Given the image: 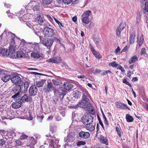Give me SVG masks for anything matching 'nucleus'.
<instances>
[{"instance_id":"nucleus-1","label":"nucleus","mask_w":148,"mask_h":148,"mask_svg":"<svg viewBox=\"0 0 148 148\" xmlns=\"http://www.w3.org/2000/svg\"><path fill=\"white\" fill-rule=\"evenodd\" d=\"M43 34L44 36L47 37H51L55 35L54 30L47 27L44 28Z\"/></svg>"},{"instance_id":"nucleus-2","label":"nucleus","mask_w":148,"mask_h":148,"mask_svg":"<svg viewBox=\"0 0 148 148\" xmlns=\"http://www.w3.org/2000/svg\"><path fill=\"white\" fill-rule=\"evenodd\" d=\"M21 85H18L16 86L13 88L12 90V93L15 94L12 96V98H18L19 97V94L21 92L20 89Z\"/></svg>"},{"instance_id":"nucleus-3","label":"nucleus","mask_w":148,"mask_h":148,"mask_svg":"<svg viewBox=\"0 0 148 148\" xmlns=\"http://www.w3.org/2000/svg\"><path fill=\"white\" fill-rule=\"evenodd\" d=\"M126 27V24L125 22H122L121 23L116 31V34L117 36L121 37V32Z\"/></svg>"},{"instance_id":"nucleus-4","label":"nucleus","mask_w":148,"mask_h":148,"mask_svg":"<svg viewBox=\"0 0 148 148\" xmlns=\"http://www.w3.org/2000/svg\"><path fill=\"white\" fill-rule=\"evenodd\" d=\"M53 40L51 38L43 39L42 41V44L46 47H50L53 44Z\"/></svg>"},{"instance_id":"nucleus-5","label":"nucleus","mask_w":148,"mask_h":148,"mask_svg":"<svg viewBox=\"0 0 148 148\" xmlns=\"http://www.w3.org/2000/svg\"><path fill=\"white\" fill-rule=\"evenodd\" d=\"M12 82L15 84H19L21 82V80L20 77L18 75H14L11 78Z\"/></svg>"},{"instance_id":"nucleus-6","label":"nucleus","mask_w":148,"mask_h":148,"mask_svg":"<svg viewBox=\"0 0 148 148\" xmlns=\"http://www.w3.org/2000/svg\"><path fill=\"white\" fill-rule=\"evenodd\" d=\"M23 11H21L20 12L17 13L16 15L18 17L20 21L21 22H25L26 20V15L24 14Z\"/></svg>"},{"instance_id":"nucleus-7","label":"nucleus","mask_w":148,"mask_h":148,"mask_svg":"<svg viewBox=\"0 0 148 148\" xmlns=\"http://www.w3.org/2000/svg\"><path fill=\"white\" fill-rule=\"evenodd\" d=\"M78 134L79 137L83 139H87L90 136V134L88 132L81 131Z\"/></svg>"},{"instance_id":"nucleus-8","label":"nucleus","mask_w":148,"mask_h":148,"mask_svg":"<svg viewBox=\"0 0 148 148\" xmlns=\"http://www.w3.org/2000/svg\"><path fill=\"white\" fill-rule=\"evenodd\" d=\"M38 89L35 86H32L29 89V93L30 95L35 96L37 94Z\"/></svg>"},{"instance_id":"nucleus-9","label":"nucleus","mask_w":148,"mask_h":148,"mask_svg":"<svg viewBox=\"0 0 148 148\" xmlns=\"http://www.w3.org/2000/svg\"><path fill=\"white\" fill-rule=\"evenodd\" d=\"M32 27L35 34L37 35H39L41 29L40 25H34Z\"/></svg>"},{"instance_id":"nucleus-10","label":"nucleus","mask_w":148,"mask_h":148,"mask_svg":"<svg viewBox=\"0 0 148 148\" xmlns=\"http://www.w3.org/2000/svg\"><path fill=\"white\" fill-rule=\"evenodd\" d=\"M99 141L102 143L105 144L106 145H108V142L107 138L102 135L100 136L98 138Z\"/></svg>"},{"instance_id":"nucleus-11","label":"nucleus","mask_w":148,"mask_h":148,"mask_svg":"<svg viewBox=\"0 0 148 148\" xmlns=\"http://www.w3.org/2000/svg\"><path fill=\"white\" fill-rule=\"evenodd\" d=\"M85 128L87 130L90 131H92L94 130L95 129V125L93 123H87L85 125Z\"/></svg>"},{"instance_id":"nucleus-12","label":"nucleus","mask_w":148,"mask_h":148,"mask_svg":"<svg viewBox=\"0 0 148 148\" xmlns=\"http://www.w3.org/2000/svg\"><path fill=\"white\" fill-rule=\"evenodd\" d=\"M45 82V80L42 79L39 81H36L35 83L36 86L39 88L42 87Z\"/></svg>"},{"instance_id":"nucleus-13","label":"nucleus","mask_w":148,"mask_h":148,"mask_svg":"<svg viewBox=\"0 0 148 148\" xmlns=\"http://www.w3.org/2000/svg\"><path fill=\"white\" fill-rule=\"evenodd\" d=\"M22 103L21 100H19V101H16L15 102L12 103V106L13 108L15 109L19 108L21 107Z\"/></svg>"},{"instance_id":"nucleus-14","label":"nucleus","mask_w":148,"mask_h":148,"mask_svg":"<svg viewBox=\"0 0 148 148\" xmlns=\"http://www.w3.org/2000/svg\"><path fill=\"white\" fill-rule=\"evenodd\" d=\"M74 139V138L73 135L70 134H68L67 136L64 138V141L65 142H67V141L72 142Z\"/></svg>"},{"instance_id":"nucleus-15","label":"nucleus","mask_w":148,"mask_h":148,"mask_svg":"<svg viewBox=\"0 0 148 148\" xmlns=\"http://www.w3.org/2000/svg\"><path fill=\"white\" fill-rule=\"evenodd\" d=\"M86 108L87 110L91 114H93L95 113L93 107L89 103L87 105Z\"/></svg>"},{"instance_id":"nucleus-16","label":"nucleus","mask_w":148,"mask_h":148,"mask_svg":"<svg viewBox=\"0 0 148 148\" xmlns=\"http://www.w3.org/2000/svg\"><path fill=\"white\" fill-rule=\"evenodd\" d=\"M63 87L66 90H69L73 87L71 84L67 82H64L63 85Z\"/></svg>"},{"instance_id":"nucleus-17","label":"nucleus","mask_w":148,"mask_h":148,"mask_svg":"<svg viewBox=\"0 0 148 148\" xmlns=\"http://www.w3.org/2000/svg\"><path fill=\"white\" fill-rule=\"evenodd\" d=\"M21 100L23 101H32V99L30 96H28L27 95H25L22 97L21 99Z\"/></svg>"},{"instance_id":"nucleus-18","label":"nucleus","mask_w":148,"mask_h":148,"mask_svg":"<svg viewBox=\"0 0 148 148\" xmlns=\"http://www.w3.org/2000/svg\"><path fill=\"white\" fill-rule=\"evenodd\" d=\"M87 92H85V93H83L82 100L83 101L86 102H90V100L88 97V95Z\"/></svg>"},{"instance_id":"nucleus-19","label":"nucleus","mask_w":148,"mask_h":148,"mask_svg":"<svg viewBox=\"0 0 148 148\" xmlns=\"http://www.w3.org/2000/svg\"><path fill=\"white\" fill-rule=\"evenodd\" d=\"M34 5L33 6V10L34 11L39 10L40 8V1H38L36 3H33Z\"/></svg>"},{"instance_id":"nucleus-20","label":"nucleus","mask_w":148,"mask_h":148,"mask_svg":"<svg viewBox=\"0 0 148 148\" xmlns=\"http://www.w3.org/2000/svg\"><path fill=\"white\" fill-rule=\"evenodd\" d=\"M11 79V76L8 74L4 75L1 78L2 80L4 82H7Z\"/></svg>"},{"instance_id":"nucleus-21","label":"nucleus","mask_w":148,"mask_h":148,"mask_svg":"<svg viewBox=\"0 0 148 148\" xmlns=\"http://www.w3.org/2000/svg\"><path fill=\"white\" fill-rule=\"evenodd\" d=\"M37 16L36 18V21H37L40 25H42L44 22L43 18L40 15H37Z\"/></svg>"},{"instance_id":"nucleus-22","label":"nucleus","mask_w":148,"mask_h":148,"mask_svg":"<svg viewBox=\"0 0 148 148\" xmlns=\"http://www.w3.org/2000/svg\"><path fill=\"white\" fill-rule=\"evenodd\" d=\"M1 53L3 56H8L10 55L9 52L7 49H2L1 51Z\"/></svg>"},{"instance_id":"nucleus-23","label":"nucleus","mask_w":148,"mask_h":148,"mask_svg":"<svg viewBox=\"0 0 148 148\" xmlns=\"http://www.w3.org/2000/svg\"><path fill=\"white\" fill-rule=\"evenodd\" d=\"M52 84L51 82H48L47 84V88H45V92H50L52 88Z\"/></svg>"},{"instance_id":"nucleus-24","label":"nucleus","mask_w":148,"mask_h":148,"mask_svg":"<svg viewBox=\"0 0 148 148\" xmlns=\"http://www.w3.org/2000/svg\"><path fill=\"white\" fill-rule=\"evenodd\" d=\"M31 56L32 57L37 59H39L42 57L40 54L36 52H32L31 53Z\"/></svg>"},{"instance_id":"nucleus-25","label":"nucleus","mask_w":148,"mask_h":148,"mask_svg":"<svg viewBox=\"0 0 148 148\" xmlns=\"http://www.w3.org/2000/svg\"><path fill=\"white\" fill-rule=\"evenodd\" d=\"M138 60V58L136 56H134L130 58L129 61V63L130 64L135 63Z\"/></svg>"},{"instance_id":"nucleus-26","label":"nucleus","mask_w":148,"mask_h":148,"mask_svg":"<svg viewBox=\"0 0 148 148\" xmlns=\"http://www.w3.org/2000/svg\"><path fill=\"white\" fill-rule=\"evenodd\" d=\"M91 11L88 10L84 12L82 16L89 18V16L91 15Z\"/></svg>"},{"instance_id":"nucleus-27","label":"nucleus","mask_w":148,"mask_h":148,"mask_svg":"<svg viewBox=\"0 0 148 148\" xmlns=\"http://www.w3.org/2000/svg\"><path fill=\"white\" fill-rule=\"evenodd\" d=\"M9 34H10V35L11 36V40L10 41V46H11V45H12V46L14 45L16 46V44L15 43V41L14 39V34L12 33L11 32L8 33Z\"/></svg>"},{"instance_id":"nucleus-28","label":"nucleus","mask_w":148,"mask_h":148,"mask_svg":"<svg viewBox=\"0 0 148 148\" xmlns=\"http://www.w3.org/2000/svg\"><path fill=\"white\" fill-rule=\"evenodd\" d=\"M82 20L83 23L86 24H88L90 22L89 18L82 16Z\"/></svg>"},{"instance_id":"nucleus-29","label":"nucleus","mask_w":148,"mask_h":148,"mask_svg":"<svg viewBox=\"0 0 148 148\" xmlns=\"http://www.w3.org/2000/svg\"><path fill=\"white\" fill-rule=\"evenodd\" d=\"M87 116V121L88 123H92L93 121V117L90 115Z\"/></svg>"},{"instance_id":"nucleus-30","label":"nucleus","mask_w":148,"mask_h":148,"mask_svg":"<svg viewBox=\"0 0 148 148\" xmlns=\"http://www.w3.org/2000/svg\"><path fill=\"white\" fill-rule=\"evenodd\" d=\"M53 84L55 85H58L61 83V81L59 79H55L52 80Z\"/></svg>"},{"instance_id":"nucleus-31","label":"nucleus","mask_w":148,"mask_h":148,"mask_svg":"<svg viewBox=\"0 0 148 148\" xmlns=\"http://www.w3.org/2000/svg\"><path fill=\"white\" fill-rule=\"evenodd\" d=\"M16 48V46H12V45H11V46H10L9 47V53L10 54L13 53L14 52H15V49Z\"/></svg>"},{"instance_id":"nucleus-32","label":"nucleus","mask_w":148,"mask_h":148,"mask_svg":"<svg viewBox=\"0 0 148 148\" xmlns=\"http://www.w3.org/2000/svg\"><path fill=\"white\" fill-rule=\"evenodd\" d=\"M126 118L128 122H132L133 121V119L132 117L128 114L126 115Z\"/></svg>"},{"instance_id":"nucleus-33","label":"nucleus","mask_w":148,"mask_h":148,"mask_svg":"<svg viewBox=\"0 0 148 148\" xmlns=\"http://www.w3.org/2000/svg\"><path fill=\"white\" fill-rule=\"evenodd\" d=\"M135 36V35L134 34H131L130 40V44H133L134 42V38Z\"/></svg>"},{"instance_id":"nucleus-34","label":"nucleus","mask_w":148,"mask_h":148,"mask_svg":"<svg viewBox=\"0 0 148 148\" xmlns=\"http://www.w3.org/2000/svg\"><path fill=\"white\" fill-rule=\"evenodd\" d=\"M116 107L117 108L122 109H125V108L123 107V106H125V104L122 103H117L116 104Z\"/></svg>"},{"instance_id":"nucleus-35","label":"nucleus","mask_w":148,"mask_h":148,"mask_svg":"<svg viewBox=\"0 0 148 148\" xmlns=\"http://www.w3.org/2000/svg\"><path fill=\"white\" fill-rule=\"evenodd\" d=\"M92 54L97 58L100 59L102 58L101 56L99 54V52L97 51H95L94 53H92Z\"/></svg>"},{"instance_id":"nucleus-36","label":"nucleus","mask_w":148,"mask_h":148,"mask_svg":"<svg viewBox=\"0 0 148 148\" xmlns=\"http://www.w3.org/2000/svg\"><path fill=\"white\" fill-rule=\"evenodd\" d=\"M87 116H86L84 115L83 116L81 120L83 123L85 124L86 123H88L87 121Z\"/></svg>"},{"instance_id":"nucleus-37","label":"nucleus","mask_w":148,"mask_h":148,"mask_svg":"<svg viewBox=\"0 0 148 148\" xmlns=\"http://www.w3.org/2000/svg\"><path fill=\"white\" fill-rule=\"evenodd\" d=\"M11 57L13 58H18L17 52L15 53V52H13L10 54Z\"/></svg>"},{"instance_id":"nucleus-38","label":"nucleus","mask_w":148,"mask_h":148,"mask_svg":"<svg viewBox=\"0 0 148 148\" xmlns=\"http://www.w3.org/2000/svg\"><path fill=\"white\" fill-rule=\"evenodd\" d=\"M18 58H22L24 57V54L21 51H17Z\"/></svg>"},{"instance_id":"nucleus-39","label":"nucleus","mask_w":148,"mask_h":148,"mask_svg":"<svg viewBox=\"0 0 148 148\" xmlns=\"http://www.w3.org/2000/svg\"><path fill=\"white\" fill-rule=\"evenodd\" d=\"M54 63H60L61 61V58L59 57H56L54 58Z\"/></svg>"},{"instance_id":"nucleus-40","label":"nucleus","mask_w":148,"mask_h":148,"mask_svg":"<svg viewBox=\"0 0 148 148\" xmlns=\"http://www.w3.org/2000/svg\"><path fill=\"white\" fill-rule=\"evenodd\" d=\"M141 13H140L137 14L136 17V22L137 23H139L140 21V19L141 18Z\"/></svg>"},{"instance_id":"nucleus-41","label":"nucleus","mask_w":148,"mask_h":148,"mask_svg":"<svg viewBox=\"0 0 148 148\" xmlns=\"http://www.w3.org/2000/svg\"><path fill=\"white\" fill-rule=\"evenodd\" d=\"M49 138H50L49 140L50 141L51 144L52 145H54V141H56L55 138L51 137H50Z\"/></svg>"},{"instance_id":"nucleus-42","label":"nucleus","mask_w":148,"mask_h":148,"mask_svg":"<svg viewBox=\"0 0 148 148\" xmlns=\"http://www.w3.org/2000/svg\"><path fill=\"white\" fill-rule=\"evenodd\" d=\"M51 0H43V3L44 4L48 5L51 3Z\"/></svg>"},{"instance_id":"nucleus-43","label":"nucleus","mask_w":148,"mask_h":148,"mask_svg":"<svg viewBox=\"0 0 148 148\" xmlns=\"http://www.w3.org/2000/svg\"><path fill=\"white\" fill-rule=\"evenodd\" d=\"M78 146L81 145H84L86 144V142L83 141H79L76 143Z\"/></svg>"},{"instance_id":"nucleus-44","label":"nucleus","mask_w":148,"mask_h":148,"mask_svg":"<svg viewBox=\"0 0 148 148\" xmlns=\"http://www.w3.org/2000/svg\"><path fill=\"white\" fill-rule=\"evenodd\" d=\"M20 92L21 93H23L24 92H25L27 91L24 88V87L23 85H21Z\"/></svg>"},{"instance_id":"nucleus-45","label":"nucleus","mask_w":148,"mask_h":148,"mask_svg":"<svg viewBox=\"0 0 148 148\" xmlns=\"http://www.w3.org/2000/svg\"><path fill=\"white\" fill-rule=\"evenodd\" d=\"M144 10L147 12H148V1H146L145 3Z\"/></svg>"},{"instance_id":"nucleus-46","label":"nucleus","mask_w":148,"mask_h":148,"mask_svg":"<svg viewBox=\"0 0 148 148\" xmlns=\"http://www.w3.org/2000/svg\"><path fill=\"white\" fill-rule=\"evenodd\" d=\"M143 41H144L143 37L142 36H141V37H140V39L139 41V44H138L139 45V46H141L142 45Z\"/></svg>"},{"instance_id":"nucleus-47","label":"nucleus","mask_w":148,"mask_h":148,"mask_svg":"<svg viewBox=\"0 0 148 148\" xmlns=\"http://www.w3.org/2000/svg\"><path fill=\"white\" fill-rule=\"evenodd\" d=\"M89 47L92 53H94V52L96 51L95 49H94L93 47L90 44L89 45Z\"/></svg>"},{"instance_id":"nucleus-48","label":"nucleus","mask_w":148,"mask_h":148,"mask_svg":"<svg viewBox=\"0 0 148 148\" xmlns=\"http://www.w3.org/2000/svg\"><path fill=\"white\" fill-rule=\"evenodd\" d=\"M120 128L118 127H116V132H117V134L119 135V137H121V132L120 131Z\"/></svg>"},{"instance_id":"nucleus-49","label":"nucleus","mask_w":148,"mask_h":148,"mask_svg":"<svg viewBox=\"0 0 148 148\" xmlns=\"http://www.w3.org/2000/svg\"><path fill=\"white\" fill-rule=\"evenodd\" d=\"M123 82L124 83H125L127 85L129 86L130 87H131L132 86L131 84L128 82L126 79H124L123 80Z\"/></svg>"},{"instance_id":"nucleus-50","label":"nucleus","mask_w":148,"mask_h":148,"mask_svg":"<svg viewBox=\"0 0 148 148\" xmlns=\"http://www.w3.org/2000/svg\"><path fill=\"white\" fill-rule=\"evenodd\" d=\"M63 2L65 4L68 5L71 2V0H63Z\"/></svg>"},{"instance_id":"nucleus-51","label":"nucleus","mask_w":148,"mask_h":148,"mask_svg":"<svg viewBox=\"0 0 148 148\" xmlns=\"http://www.w3.org/2000/svg\"><path fill=\"white\" fill-rule=\"evenodd\" d=\"M31 0L32 1L31 2L28 4V5H31L32 4H33V3L35 4V3H36V2H37L39 1V0Z\"/></svg>"},{"instance_id":"nucleus-52","label":"nucleus","mask_w":148,"mask_h":148,"mask_svg":"<svg viewBox=\"0 0 148 148\" xmlns=\"http://www.w3.org/2000/svg\"><path fill=\"white\" fill-rule=\"evenodd\" d=\"M97 117L98 118V120H99V121L100 124L101 126H102V128H103L104 126H103V123L101 121V119H100L99 116H97Z\"/></svg>"},{"instance_id":"nucleus-53","label":"nucleus","mask_w":148,"mask_h":148,"mask_svg":"<svg viewBox=\"0 0 148 148\" xmlns=\"http://www.w3.org/2000/svg\"><path fill=\"white\" fill-rule=\"evenodd\" d=\"M28 137V136L27 135H26L25 134H23L21 136V140H24L25 139Z\"/></svg>"},{"instance_id":"nucleus-54","label":"nucleus","mask_w":148,"mask_h":148,"mask_svg":"<svg viewBox=\"0 0 148 148\" xmlns=\"http://www.w3.org/2000/svg\"><path fill=\"white\" fill-rule=\"evenodd\" d=\"M146 53L145 52V48H143L141 49V51H140V54L141 55L145 54Z\"/></svg>"},{"instance_id":"nucleus-55","label":"nucleus","mask_w":148,"mask_h":148,"mask_svg":"<svg viewBox=\"0 0 148 148\" xmlns=\"http://www.w3.org/2000/svg\"><path fill=\"white\" fill-rule=\"evenodd\" d=\"M23 86L24 87V88L27 91L28 87V83L27 82H25V83L23 84Z\"/></svg>"},{"instance_id":"nucleus-56","label":"nucleus","mask_w":148,"mask_h":148,"mask_svg":"<svg viewBox=\"0 0 148 148\" xmlns=\"http://www.w3.org/2000/svg\"><path fill=\"white\" fill-rule=\"evenodd\" d=\"M54 58H51L50 59H48L47 60V62H51L54 63Z\"/></svg>"},{"instance_id":"nucleus-57","label":"nucleus","mask_w":148,"mask_h":148,"mask_svg":"<svg viewBox=\"0 0 148 148\" xmlns=\"http://www.w3.org/2000/svg\"><path fill=\"white\" fill-rule=\"evenodd\" d=\"M118 65V64L116 63L115 61L111 63V66L113 67H117Z\"/></svg>"},{"instance_id":"nucleus-58","label":"nucleus","mask_w":148,"mask_h":148,"mask_svg":"<svg viewBox=\"0 0 148 148\" xmlns=\"http://www.w3.org/2000/svg\"><path fill=\"white\" fill-rule=\"evenodd\" d=\"M79 0H71V2L73 4H77Z\"/></svg>"},{"instance_id":"nucleus-59","label":"nucleus","mask_w":148,"mask_h":148,"mask_svg":"<svg viewBox=\"0 0 148 148\" xmlns=\"http://www.w3.org/2000/svg\"><path fill=\"white\" fill-rule=\"evenodd\" d=\"M5 143V141L3 139H0V145H2Z\"/></svg>"},{"instance_id":"nucleus-60","label":"nucleus","mask_w":148,"mask_h":148,"mask_svg":"<svg viewBox=\"0 0 148 148\" xmlns=\"http://www.w3.org/2000/svg\"><path fill=\"white\" fill-rule=\"evenodd\" d=\"M101 71L100 70L96 69L95 71L93 72V73L95 74H96L97 73H99L101 72Z\"/></svg>"},{"instance_id":"nucleus-61","label":"nucleus","mask_w":148,"mask_h":148,"mask_svg":"<svg viewBox=\"0 0 148 148\" xmlns=\"http://www.w3.org/2000/svg\"><path fill=\"white\" fill-rule=\"evenodd\" d=\"M45 15L47 16L50 21H51V20H53L52 18L51 17L50 15L46 14Z\"/></svg>"},{"instance_id":"nucleus-62","label":"nucleus","mask_w":148,"mask_h":148,"mask_svg":"<svg viewBox=\"0 0 148 148\" xmlns=\"http://www.w3.org/2000/svg\"><path fill=\"white\" fill-rule=\"evenodd\" d=\"M120 48L119 47H118L115 51V53H119V52H120Z\"/></svg>"},{"instance_id":"nucleus-63","label":"nucleus","mask_w":148,"mask_h":148,"mask_svg":"<svg viewBox=\"0 0 148 148\" xmlns=\"http://www.w3.org/2000/svg\"><path fill=\"white\" fill-rule=\"evenodd\" d=\"M56 23L58 25L59 27L61 28L60 27L62 26V27H63V26L62 24L59 21H58Z\"/></svg>"},{"instance_id":"nucleus-64","label":"nucleus","mask_w":148,"mask_h":148,"mask_svg":"<svg viewBox=\"0 0 148 148\" xmlns=\"http://www.w3.org/2000/svg\"><path fill=\"white\" fill-rule=\"evenodd\" d=\"M85 76L84 75H78L77 77L79 78H84L85 77Z\"/></svg>"}]
</instances>
